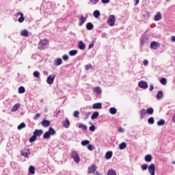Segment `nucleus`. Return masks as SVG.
Wrapping results in <instances>:
<instances>
[{
    "label": "nucleus",
    "instance_id": "f257e3e1",
    "mask_svg": "<svg viewBox=\"0 0 175 175\" xmlns=\"http://www.w3.org/2000/svg\"><path fill=\"white\" fill-rule=\"evenodd\" d=\"M48 46H49V40H47L46 39H44V40H41L39 42L38 48L40 50H45V49H47Z\"/></svg>",
    "mask_w": 175,
    "mask_h": 175
},
{
    "label": "nucleus",
    "instance_id": "f03ea898",
    "mask_svg": "<svg viewBox=\"0 0 175 175\" xmlns=\"http://www.w3.org/2000/svg\"><path fill=\"white\" fill-rule=\"evenodd\" d=\"M70 155L76 163H79L80 162V156H79V152H77V151L72 150Z\"/></svg>",
    "mask_w": 175,
    "mask_h": 175
},
{
    "label": "nucleus",
    "instance_id": "7ed1b4c3",
    "mask_svg": "<svg viewBox=\"0 0 175 175\" xmlns=\"http://www.w3.org/2000/svg\"><path fill=\"white\" fill-rule=\"evenodd\" d=\"M148 170L150 175H155V164H150L148 167Z\"/></svg>",
    "mask_w": 175,
    "mask_h": 175
},
{
    "label": "nucleus",
    "instance_id": "20e7f679",
    "mask_svg": "<svg viewBox=\"0 0 175 175\" xmlns=\"http://www.w3.org/2000/svg\"><path fill=\"white\" fill-rule=\"evenodd\" d=\"M55 79V74H52L47 77L46 83L49 85H51L54 83Z\"/></svg>",
    "mask_w": 175,
    "mask_h": 175
},
{
    "label": "nucleus",
    "instance_id": "39448f33",
    "mask_svg": "<svg viewBox=\"0 0 175 175\" xmlns=\"http://www.w3.org/2000/svg\"><path fill=\"white\" fill-rule=\"evenodd\" d=\"M138 85L139 88H142L143 90H147L148 88V84L144 81H139Z\"/></svg>",
    "mask_w": 175,
    "mask_h": 175
},
{
    "label": "nucleus",
    "instance_id": "423d86ee",
    "mask_svg": "<svg viewBox=\"0 0 175 175\" xmlns=\"http://www.w3.org/2000/svg\"><path fill=\"white\" fill-rule=\"evenodd\" d=\"M161 47V44L159 42L153 41L150 43V49H152L153 50H157V49H159Z\"/></svg>",
    "mask_w": 175,
    "mask_h": 175
},
{
    "label": "nucleus",
    "instance_id": "0eeeda50",
    "mask_svg": "<svg viewBox=\"0 0 175 175\" xmlns=\"http://www.w3.org/2000/svg\"><path fill=\"white\" fill-rule=\"evenodd\" d=\"M21 152V155H23V157H25V158H28L29 157V154H31V152L28 148L22 150Z\"/></svg>",
    "mask_w": 175,
    "mask_h": 175
},
{
    "label": "nucleus",
    "instance_id": "6e6552de",
    "mask_svg": "<svg viewBox=\"0 0 175 175\" xmlns=\"http://www.w3.org/2000/svg\"><path fill=\"white\" fill-rule=\"evenodd\" d=\"M18 16H20V18L18 19V23H24V21L25 20L24 14H23L21 12H19L16 13V16L18 17Z\"/></svg>",
    "mask_w": 175,
    "mask_h": 175
},
{
    "label": "nucleus",
    "instance_id": "1a4fd4ad",
    "mask_svg": "<svg viewBox=\"0 0 175 175\" xmlns=\"http://www.w3.org/2000/svg\"><path fill=\"white\" fill-rule=\"evenodd\" d=\"M33 135L38 137V136H42L43 135V130L42 129H36L33 132Z\"/></svg>",
    "mask_w": 175,
    "mask_h": 175
},
{
    "label": "nucleus",
    "instance_id": "9d476101",
    "mask_svg": "<svg viewBox=\"0 0 175 175\" xmlns=\"http://www.w3.org/2000/svg\"><path fill=\"white\" fill-rule=\"evenodd\" d=\"M93 92L96 95H99V94H102V89L100 87H96L93 89Z\"/></svg>",
    "mask_w": 175,
    "mask_h": 175
},
{
    "label": "nucleus",
    "instance_id": "9b49d317",
    "mask_svg": "<svg viewBox=\"0 0 175 175\" xmlns=\"http://www.w3.org/2000/svg\"><path fill=\"white\" fill-rule=\"evenodd\" d=\"M96 170V167L95 165H92V166L88 167V173L90 174V173H95Z\"/></svg>",
    "mask_w": 175,
    "mask_h": 175
},
{
    "label": "nucleus",
    "instance_id": "f8f14e48",
    "mask_svg": "<svg viewBox=\"0 0 175 175\" xmlns=\"http://www.w3.org/2000/svg\"><path fill=\"white\" fill-rule=\"evenodd\" d=\"M114 24H116V16L110 15V27H114Z\"/></svg>",
    "mask_w": 175,
    "mask_h": 175
},
{
    "label": "nucleus",
    "instance_id": "ddd939ff",
    "mask_svg": "<svg viewBox=\"0 0 175 175\" xmlns=\"http://www.w3.org/2000/svg\"><path fill=\"white\" fill-rule=\"evenodd\" d=\"M156 98L157 99V100H161V99L163 98V92H162L161 90L159 91Z\"/></svg>",
    "mask_w": 175,
    "mask_h": 175
},
{
    "label": "nucleus",
    "instance_id": "4468645a",
    "mask_svg": "<svg viewBox=\"0 0 175 175\" xmlns=\"http://www.w3.org/2000/svg\"><path fill=\"white\" fill-rule=\"evenodd\" d=\"M154 21H159L160 20H162V14L161 12H157V14L154 16Z\"/></svg>",
    "mask_w": 175,
    "mask_h": 175
},
{
    "label": "nucleus",
    "instance_id": "2eb2a0df",
    "mask_svg": "<svg viewBox=\"0 0 175 175\" xmlns=\"http://www.w3.org/2000/svg\"><path fill=\"white\" fill-rule=\"evenodd\" d=\"M42 125L44 128H49L50 126V121L45 119L42 122Z\"/></svg>",
    "mask_w": 175,
    "mask_h": 175
},
{
    "label": "nucleus",
    "instance_id": "dca6fc26",
    "mask_svg": "<svg viewBox=\"0 0 175 175\" xmlns=\"http://www.w3.org/2000/svg\"><path fill=\"white\" fill-rule=\"evenodd\" d=\"M87 20V18H85L84 16H81L80 18H79V25L80 27H81V25H83V24H84V23H85Z\"/></svg>",
    "mask_w": 175,
    "mask_h": 175
},
{
    "label": "nucleus",
    "instance_id": "f3484780",
    "mask_svg": "<svg viewBox=\"0 0 175 175\" xmlns=\"http://www.w3.org/2000/svg\"><path fill=\"white\" fill-rule=\"evenodd\" d=\"M21 105L20 103H16L12 109L11 111L14 112L17 111L20 109Z\"/></svg>",
    "mask_w": 175,
    "mask_h": 175
},
{
    "label": "nucleus",
    "instance_id": "a211bd4d",
    "mask_svg": "<svg viewBox=\"0 0 175 175\" xmlns=\"http://www.w3.org/2000/svg\"><path fill=\"white\" fill-rule=\"evenodd\" d=\"M140 118L142 120V118H144L146 117V115L147 114V111L144 109H142L140 111Z\"/></svg>",
    "mask_w": 175,
    "mask_h": 175
},
{
    "label": "nucleus",
    "instance_id": "6ab92c4d",
    "mask_svg": "<svg viewBox=\"0 0 175 175\" xmlns=\"http://www.w3.org/2000/svg\"><path fill=\"white\" fill-rule=\"evenodd\" d=\"M62 125L64 128H69L70 126V122L68 119H66L65 121L62 122Z\"/></svg>",
    "mask_w": 175,
    "mask_h": 175
},
{
    "label": "nucleus",
    "instance_id": "aec40b11",
    "mask_svg": "<svg viewBox=\"0 0 175 175\" xmlns=\"http://www.w3.org/2000/svg\"><path fill=\"white\" fill-rule=\"evenodd\" d=\"M78 47L79 50H85V44H84V42H83V41H79L78 44Z\"/></svg>",
    "mask_w": 175,
    "mask_h": 175
},
{
    "label": "nucleus",
    "instance_id": "412c9836",
    "mask_svg": "<svg viewBox=\"0 0 175 175\" xmlns=\"http://www.w3.org/2000/svg\"><path fill=\"white\" fill-rule=\"evenodd\" d=\"M93 109H102V104L100 103H94L92 106Z\"/></svg>",
    "mask_w": 175,
    "mask_h": 175
},
{
    "label": "nucleus",
    "instance_id": "4be33fe9",
    "mask_svg": "<svg viewBox=\"0 0 175 175\" xmlns=\"http://www.w3.org/2000/svg\"><path fill=\"white\" fill-rule=\"evenodd\" d=\"M146 162H151L152 161V156L151 154H147L145 156Z\"/></svg>",
    "mask_w": 175,
    "mask_h": 175
},
{
    "label": "nucleus",
    "instance_id": "5701e85b",
    "mask_svg": "<svg viewBox=\"0 0 175 175\" xmlns=\"http://www.w3.org/2000/svg\"><path fill=\"white\" fill-rule=\"evenodd\" d=\"M86 28L88 31H91L94 29V25H92L91 23H88L86 25Z\"/></svg>",
    "mask_w": 175,
    "mask_h": 175
},
{
    "label": "nucleus",
    "instance_id": "b1692460",
    "mask_svg": "<svg viewBox=\"0 0 175 175\" xmlns=\"http://www.w3.org/2000/svg\"><path fill=\"white\" fill-rule=\"evenodd\" d=\"M93 16L94 17H95V18H99V16H100V12H99V10H95L93 12Z\"/></svg>",
    "mask_w": 175,
    "mask_h": 175
},
{
    "label": "nucleus",
    "instance_id": "393cba45",
    "mask_svg": "<svg viewBox=\"0 0 175 175\" xmlns=\"http://www.w3.org/2000/svg\"><path fill=\"white\" fill-rule=\"evenodd\" d=\"M21 36L27 37L29 35L28 30L24 29L21 31Z\"/></svg>",
    "mask_w": 175,
    "mask_h": 175
},
{
    "label": "nucleus",
    "instance_id": "a878e982",
    "mask_svg": "<svg viewBox=\"0 0 175 175\" xmlns=\"http://www.w3.org/2000/svg\"><path fill=\"white\" fill-rule=\"evenodd\" d=\"M120 150H125L126 148V143L122 142L119 145Z\"/></svg>",
    "mask_w": 175,
    "mask_h": 175
},
{
    "label": "nucleus",
    "instance_id": "bb28decb",
    "mask_svg": "<svg viewBox=\"0 0 175 175\" xmlns=\"http://www.w3.org/2000/svg\"><path fill=\"white\" fill-rule=\"evenodd\" d=\"M99 117V112L95 111L92 115V120H95V118H98Z\"/></svg>",
    "mask_w": 175,
    "mask_h": 175
},
{
    "label": "nucleus",
    "instance_id": "cd10ccee",
    "mask_svg": "<svg viewBox=\"0 0 175 175\" xmlns=\"http://www.w3.org/2000/svg\"><path fill=\"white\" fill-rule=\"evenodd\" d=\"M79 128L82 129V131H87V126L83 123L79 124Z\"/></svg>",
    "mask_w": 175,
    "mask_h": 175
},
{
    "label": "nucleus",
    "instance_id": "c85d7f7f",
    "mask_svg": "<svg viewBox=\"0 0 175 175\" xmlns=\"http://www.w3.org/2000/svg\"><path fill=\"white\" fill-rule=\"evenodd\" d=\"M160 83L161 84H162V85H166V84L167 83V80L166 79V78H161L160 79Z\"/></svg>",
    "mask_w": 175,
    "mask_h": 175
},
{
    "label": "nucleus",
    "instance_id": "c756f323",
    "mask_svg": "<svg viewBox=\"0 0 175 175\" xmlns=\"http://www.w3.org/2000/svg\"><path fill=\"white\" fill-rule=\"evenodd\" d=\"M147 114L152 115L154 114V109L152 107L148 108L146 110Z\"/></svg>",
    "mask_w": 175,
    "mask_h": 175
},
{
    "label": "nucleus",
    "instance_id": "7c9ffc66",
    "mask_svg": "<svg viewBox=\"0 0 175 175\" xmlns=\"http://www.w3.org/2000/svg\"><path fill=\"white\" fill-rule=\"evenodd\" d=\"M55 62L56 66H59V65L62 64V59L57 58V59L55 60Z\"/></svg>",
    "mask_w": 175,
    "mask_h": 175
},
{
    "label": "nucleus",
    "instance_id": "2f4dec72",
    "mask_svg": "<svg viewBox=\"0 0 175 175\" xmlns=\"http://www.w3.org/2000/svg\"><path fill=\"white\" fill-rule=\"evenodd\" d=\"M165 120L161 119L157 122L158 126H162V125H165Z\"/></svg>",
    "mask_w": 175,
    "mask_h": 175
},
{
    "label": "nucleus",
    "instance_id": "473e14b6",
    "mask_svg": "<svg viewBox=\"0 0 175 175\" xmlns=\"http://www.w3.org/2000/svg\"><path fill=\"white\" fill-rule=\"evenodd\" d=\"M29 172L31 173V174H35V167L31 165L29 167Z\"/></svg>",
    "mask_w": 175,
    "mask_h": 175
},
{
    "label": "nucleus",
    "instance_id": "72a5a7b5",
    "mask_svg": "<svg viewBox=\"0 0 175 175\" xmlns=\"http://www.w3.org/2000/svg\"><path fill=\"white\" fill-rule=\"evenodd\" d=\"M18 92H19V94H24V92H25V88L23 86L19 87Z\"/></svg>",
    "mask_w": 175,
    "mask_h": 175
},
{
    "label": "nucleus",
    "instance_id": "f704fd0d",
    "mask_svg": "<svg viewBox=\"0 0 175 175\" xmlns=\"http://www.w3.org/2000/svg\"><path fill=\"white\" fill-rule=\"evenodd\" d=\"M23 128H25V123H24V122L21 123L18 126L17 129H18L20 131V130L23 129Z\"/></svg>",
    "mask_w": 175,
    "mask_h": 175
},
{
    "label": "nucleus",
    "instance_id": "c9c22d12",
    "mask_svg": "<svg viewBox=\"0 0 175 175\" xmlns=\"http://www.w3.org/2000/svg\"><path fill=\"white\" fill-rule=\"evenodd\" d=\"M50 136H51V135L50 134V133H49L48 131H46L43 137L44 139H50Z\"/></svg>",
    "mask_w": 175,
    "mask_h": 175
},
{
    "label": "nucleus",
    "instance_id": "e433bc0d",
    "mask_svg": "<svg viewBox=\"0 0 175 175\" xmlns=\"http://www.w3.org/2000/svg\"><path fill=\"white\" fill-rule=\"evenodd\" d=\"M36 140V135H34V134L29 138V142L30 143H32Z\"/></svg>",
    "mask_w": 175,
    "mask_h": 175
},
{
    "label": "nucleus",
    "instance_id": "4c0bfd02",
    "mask_svg": "<svg viewBox=\"0 0 175 175\" xmlns=\"http://www.w3.org/2000/svg\"><path fill=\"white\" fill-rule=\"evenodd\" d=\"M81 144L82 146H88V144H90V141L89 140H83V141H81Z\"/></svg>",
    "mask_w": 175,
    "mask_h": 175
},
{
    "label": "nucleus",
    "instance_id": "58836bf2",
    "mask_svg": "<svg viewBox=\"0 0 175 175\" xmlns=\"http://www.w3.org/2000/svg\"><path fill=\"white\" fill-rule=\"evenodd\" d=\"M77 54V50H71L69 51V55L71 56L76 55Z\"/></svg>",
    "mask_w": 175,
    "mask_h": 175
},
{
    "label": "nucleus",
    "instance_id": "ea45409f",
    "mask_svg": "<svg viewBox=\"0 0 175 175\" xmlns=\"http://www.w3.org/2000/svg\"><path fill=\"white\" fill-rule=\"evenodd\" d=\"M110 113L111 114H116L117 113V109L114 107L110 108Z\"/></svg>",
    "mask_w": 175,
    "mask_h": 175
},
{
    "label": "nucleus",
    "instance_id": "a19ab883",
    "mask_svg": "<svg viewBox=\"0 0 175 175\" xmlns=\"http://www.w3.org/2000/svg\"><path fill=\"white\" fill-rule=\"evenodd\" d=\"M155 121L154 120V118L150 117L148 119V124H150V125H152V124H154Z\"/></svg>",
    "mask_w": 175,
    "mask_h": 175
},
{
    "label": "nucleus",
    "instance_id": "79ce46f5",
    "mask_svg": "<svg viewBox=\"0 0 175 175\" xmlns=\"http://www.w3.org/2000/svg\"><path fill=\"white\" fill-rule=\"evenodd\" d=\"M88 150H89V151H92L93 150H95V146L92 144H90L88 146Z\"/></svg>",
    "mask_w": 175,
    "mask_h": 175
},
{
    "label": "nucleus",
    "instance_id": "37998d69",
    "mask_svg": "<svg viewBox=\"0 0 175 175\" xmlns=\"http://www.w3.org/2000/svg\"><path fill=\"white\" fill-rule=\"evenodd\" d=\"M79 114H80V112L79 111H75L74 113H73V116L75 118H79Z\"/></svg>",
    "mask_w": 175,
    "mask_h": 175
},
{
    "label": "nucleus",
    "instance_id": "c03bdc74",
    "mask_svg": "<svg viewBox=\"0 0 175 175\" xmlns=\"http://www.w3.org/2000/svg\"><path fill=\"white\" fill-rule=\"evenodd\" d=\"M48 132L50 133V135H54L55 133V130L50 127Z\"/></svg>",
    "mask_w": 175,
    "mask_h": 175
},
{
    "label": "nucleus",
    "instance_id": "a18cd8bd",
    "mask_svg": "<svg viewBox=\"0 0 175 175\" xmlns=\"http://www.w3.org/2000/svg\"><path fill=\"white\" fill-rule=\"evenodd\" d=\"M142 170H147L148 169V165L147 164H143L142 165Z\"/></svg>",
    "mask_w": 175,
    "mask_h": 175
},
{
    "label": "nucleus",
    "instance_id": "49530a36",
    "mask_svg": "<svg viewBox=\"0 0 175 175\" xmlns=\"http://www.w3.org/2000/svg\"><path fill=\"white\" fill-rule=\"evenodd\" d=\"M105 159H110V151H107L105 154Z\"/></svg>",
    "mask_w": 175,
    "mask_h": 175
},
{
    "label": "nucleus",
    "instance_id": "de8ad7c7",
    "mask_svg": "<svg viewBox=\"0 0 175 175\" xmlns=\"http://www.w3.org/2000/svg\"><path fill=\"white\" fill-rule=\"evenodd\" d=\"M90 116H91V113H86L84 117H83V120H87L88 118H90Z\"/></svg>",
    "mask_w": 175,
    "mask_h": 175
},
{
    "label": "nucleus",
    "instance_id": "09e8293b",
    "mask_svg": "<svg viewBox=\"0 0 175 175\" xmlns=\"http://www.w3.org/2000/svg\"><path fill=\"white\" fill-rule=\"evenodd\" d=\"M99 2V0H90V3H92V5H96Z\"/></svg>",
    "mask_w": 175,
    "mask_h": 175
},
{
    "label": "nucleus",
    "instance_id": "8fccbe9b",
    "mask_svg": "<svg viewBox=\"0 0 175 175\" xmlns=\"http://www.w3.org/2000/svg\"><path fill=\"white\" fill-rule=\"evenodd\" d=\"M89 130L90 132H94V131H95V126L94 125L90 126Z\"/></svg>",
    "mask_w": 175,
    "mask_h": 175
},
{
    "label": "nucleus",
    "instance_id": "3c124183",
    "mask_svg": "<svg viewBox=\"0 0 175 175\" xmlns=\"http://www.w3.org/2000/svg\"><path fill=\"white\" fill-rule=\"evenodd\" d=\"M33 76H34V77H39V72H38V71H34L33 72Z\"/></svg>",
    "mask_w": 175,
    "mask_h": 175
},
{
    "label": "nucleus",
    "instance_id": "603ef678",
    "mask_svg": "<svg viewBox=\"0 0 175 175\" xmlns=\"http://www.w3.org/2000/svg\"><path fill=\"white\" fill-rule=\"evenodd\" d=\"M39 117H40V113H36L34 116H33V119L34 120H38L39 118Z\"/></svg>",
    "mask_w": 175,
    "mask_h": 175
},
{
    "label": "nucleus",
    "instance_id": "864d4df0",
    "mask_svg": "<svg viewBox=\"0 0 175 175\" xmlns=\"http://www.w3.org/2000/svg\"><path fill=\"white\" fill-rule=\"evenodd\" d=\"M62 58L64 61H68V59H69V57L66 55H63Z\"/></svg>",
    "mask_w": 175,
    "mask_h": 175
},
{
    "label": "nucleus",
    "instance_id": "5fc2aeb1",
    "mask_svg": "<svg viewBox=\"0 0 175 175\" xmlns=\"http://www.w3.org/2000/svg\"><path fill=\"white\" fill-rule=\"evenodd\" d=\"M110 175H117L114 170H110Z\"/></svg>",
    "mask_w": 175,
    "mask_h": 175
},
{
    "label": "nucleus",
    "instance_id": "6e6d98bb",
    "mask_svg": "<svg viewBox=\"0 0 175 175\" xmlns=\"http://www.w3.org/2000/svg\"><path fill=\"white\" fill-rule=\"evenodd\" d=\"M143 64H144L145 66H147V65H148V60L144 59V60L143 61Z\"/></svg>",
    "mask_w": 175,
    "mask_h": 175
},
{
    "label": "nucleus",
    "instance_id": "4d7b16f0",
    "mask_svg": "<svg viewBox=\"0 0 175 175\" xmlns=\"http://www.w3.org/2000/svg\"><path fill=\"white\" fill-rule=\"evenodd\" d=\"M118 131H119V132H122V133H124L125 132V130H124L123 128L120 127V128L118 129Z\"/></svg>",
    "mask_w": 175,
    "mask_h": 175
},
{
    "label": "nucleus",
    "instance_id": "13d9d810",
    "mask_svg": "<svg viewBox=\"0 0 175 175\" xmlns=\"http://www.w3.org/2000/svg\"><path fill=\"white\" fill-rule=\"evenodd\" d=\"M101 2L103 3H109V2H110V0H101Z\"/></svg>",
    "mask_w": 175,
    "mask_h": 175
},
{
    "label": "nucleus",
    "instance_id": "bf43d9fd",
    "mask_svg": "<svg viewBox=\"0 0 175 175\" xmlns=\"http://www.w3.org/2000/svg\"><path fill=\"white\" fill-rule=\"evenodd\" d=\"M154 90V85H150L149 88V91H152Z\"/></svg>",
    "mask_w": 175,
    "mask_h": 175
},
{
    "label": "nucleus",
    "instance_id": "052dcab7",
    "mask_svg": "<svg viewBox=\"0 0 175 175\" xmlns=\"http://www.w3.org/2000/svg\"><path fill=\"white\" fill-rule=\"evenodd\" d=\"M140 0H135V6H137V5H139V2Z\"/></svg>",
    "mask_w": 175,
    "mask_h": 175
},
{
    "label": "nucleus",
    "instance_id": "680f3d73",
    "mask_svg": "<svg viewBox=\"0 0 175 175\" xmlns=\"http://www.w3.org/2000/svg\"><path fill=\"white\" fill-rule=\"evenodd\" d=\"M141 44L142 46H144V44H146V41H144V40H142V42H141Z\"/></svg>",
    "mask_w": 175,
    "mask_h": 175
},
{
    "label": "nucleus",
    "instance_id": "e2e57ef3",
    "mask_svg": "<svg viewBox=\"0 0 175 175\" xmlns=\"http://www.w3.org/2000/svg\"><path fill=\"white\" fill-rule=\"evenodd\" d=\"M172 42H175V36H172L171 38Z\"/></svg>",
    "mask_w": 175,
    "mask_h": 175
},
{
    "label": "nucleus",
    "instance_id": "0e129e2a",
    "mask_svg": "<svg viewBox=\"0 0 175 175\" xmlns=\"http://www.w3.org/2000/svg\"><path fill=\"white\" fill-rule=\"evenodd\" d=\"M92 47H94V44H90L89 45V49H92Z\"/></svg>",
    "mask_w": 175,
    "mask_h": 175
},
{
    "label": "nucleus",
    "instance_id": "69168bd1",
    "mask_svg": "<svg viewBox=\"0 0 175 175\" xmlns=\"http://www.w3.org/2000/svg\"><path fill=\"white\" fill-rule=\"evenodd\" d=\"M107 24L108 25H110V18H109L107 20Z\"/></svg>",
    "mask_w": 175,
    "mask_h": 175
},
{
    "label": "nucleus",
    "instance_id": "338daca9",
    "mask_svg": "<svg viewBox=\"0 0 175 175\" xmlns=\"http://www.w3.org/2000/svg\"><path fill=\"white\" fill-rule=\"evenodd\" d=\"M172 121L173 122H175V115L172 117Z\"/></svg>",
    "mask_w": 175,
    "mask_h": 175
},
{
    "label": "nucleus",
    "instance_id": "774afa93",
    "mask_svg": "<svg viewBox=\"0 0 175 175\" xmlns=\"http://www.w3.org/2000/svg\"><path fill=\"white\" fill-rule=\"evenodd\" d=\"M95 175H100V174H99V172H96V174Z\"/></svg>",
    "mask_w": 175,
    "mask_h": 175
}]
</instances>
